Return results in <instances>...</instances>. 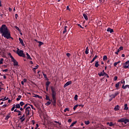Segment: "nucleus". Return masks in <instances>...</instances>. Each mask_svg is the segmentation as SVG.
I'll return each instance as SVG.
<instances>
[{
  "label": "nucleus",
  "mask_w": 129,
  "mask_h": 129,
  "mask_svg": "<svg viewBox=\"0 0 129 129\" xmlns=\"http://www.w3.org/2000/svg\"><path fill=\"white\" fill-rule=\"evenodd\" d=\"M25 119H26V118H23L22 119H20L21 120V122H23V121H25Z\"/></svg>",
  "instance_id": "obj_53"
},
{
  "label": "nucleus",
  "mask_w": 129,
  "mask_h": 129,
  "mask_svg": "<svg viewBox=\"0 0 129 129\" xmlns=\"http://www.w3.org/2000/svg\"><path fill=\"white\" fill-rule=\"evenodd\" d=\"M105 77H107V78H109V76H108V75H107V74L105 73Z\"/></svg>",
  "instance_id": "obj_47"
},
{
  "label": "nucleus",
  "mask_w": 129,
  "mask_h": 129,
  "mask_svg": "<svg viewBox=\"0 0 129 129\" xmlns=\"http://www.w3.org/2000/svg\"><path fill=\"white\" fill-rule=\"evenodd\" d=\"M79 106H81V107H83L84 106V105L80 104L79 105Z\"/></svg>",
  "instance_id": "obj_64"
},
{
  "label": "nucleus",
  "mask_w": 129,
  "mask_h": 129,
  "mask_svg": "<svg viewBox=\"0 0 129 129\" xmlns=\"http://www.w3.org/2000/svg\"><path fill=\"white\" fill-rule=\"evenodd\" d=\"M117 62H115L114 63L113 65L114 66V67H116V66L117 65Z\"/></svg>",
  "instance_id": "obj_52"
},
{
  "label": "nucleus",
  "mask_w": 129,
  "mask_h": 129,
  "mask_svg": "<svg viewBox=\"0 0 129 129\" xmlns=\"http://www.w3.org/2000/svg\"><path fill=\"white\" fill-rule=\"evenodd\" d=\"M42 73H43V75L44 76V78H47V75L45 74H44V73H43V72H42Z\"/></svg>",
  "instance_id": "obj_50"
},
{
  "label": "nucleus",
  "mask_w": 129,
  "mask_h": 129,
  "mask_svg": "<svg viewBox=\"0 0 129 129\" xmlns=\"http://www.w3.org/2000/svg\"><path fill=\"white\" fill-rule=\"evenodd\" d=\"M10 117H11V116L10 115V113H9L8 114H7V115L6 116V118H5V120H8V119H9L10 118Z\"/></svg>",
  "instance_id": "obj_23"
},
{
  "label": "nucleus",
  "mask_w": 129,
  "mask_h": 129,
  "mask_svg": "<svg viewBox=\"0 0 129 129\" xmlns=\"http://www.w3.org/2000/svg\"><path fill=\"white\" fill-rule=\"evenodd\" d=\"M119 49L120 51L121 50H123V47L120 46L119 49Z\"/></svg>",
  "instance_id": "obj_46"
},
{
  "label": "nucleus",
  "mask_w": 129,
  "mask_h": 129,
  "mask_svg": "<svg viewBox=\"0 0 129 129\" xmlns=\"http://www.w3.org/2000/svg\"><path fill=\"white\" fill-rule=\"evenodd\" d=\"M9 99V98H7V97H5L4 98H2L0 100H2V101H5L6 100H8Z\"/></svg>",
  "instance_id": "obj_28"
},
{
  "label": "nucleus",
  "mask_w": 129,
  "mask_h": 129,
  "mask_svg": "<svg viewBox=\"0 0 129 129\" xmlns=\"http://www.w3.org/2000/svg\"><path fill=\"white\" fill-rule=\"evenodd\" d=\"M113 80H114V81H116V80H117V76H115L114 77Z\"/></svg>",
  "instance_id": "obj_45"
},
{
  "label": "nucleus",
  "mask_w": 129,
  "mask_h": 129,
  "mask_svg": "<svg viewBox=\"0 0 129 129\" xmlns=\"http://www.w3.org/2000/svg\"><path fill=\"white\" fill-rule=\"evenodd\" d=\"M4 58H1L0 60V65H2V64L4 63Z\"/></svg>",
  "instance_id": "obj_37"
},
{
  "label": "nucleus",
  "mask_w": 129,
  "mask_h": 129,
  "mask_svg": "<svg viewBox=\"0 0 129 129\" xmlns=\"http://www.w3.org/2000/svg\"><path fill=\"white\" fill-rule=\"evenodd\" d=\"M77 26L81 28V29H84V27H82L80 24H77Z\"/></svg>",
  "instance_id": "obj_48"
},
{
  "label": "nucleus",
  "mask_w": 129,
  "mask_h": 129,
  "mask_svg": "<svg viewBox=\"0 0 129 129\" xmlns=\"http://www.w3.org/2000/svg\"><path fill=\"white\" fill-rule=\"evenodd\" d=\"M31 107L28 106L25 108V113L26 116H29L30 115V110H31Z\"/></svg>",
  "instance_id": "obj_6"
},
{
  "label": "nucleus",
  "mask_w": 129,
  "mask_h": 129,
  "mask_svg": "<svg viewBox=\"0 0 129 129\" xmlns=\"http://www.w3.org/2000/svg\"><path fill=\"white\" fill-rule=\"evenodd\" d=\"M128 109V107H127V104H124V110H127Z\"/></svg>",
  "instance_id": "obj_22"
},
{
  "label": "nucleus",
  "mask_w": 129,
  "mask_h": 129,
  "mask_svg": "<svg viewBox=\"0 0 129 129\" xmlns=\"http://www.w3.org/2000/svg\"><path fill=\"white\" fill-rule=\"evenodd\" d=\"M72 84V82L71 81L67 82L63 86V88H65L66 87H67V86H69L70 84Z\"/></svg>",
  "instance_id": "obj_8"
},
{
  "label": "nucleus",
  "mask_w": 129,
  "mask_h": 129,
  "mask_svg": "<svg viewBox=\"0 0 129 129\" xmlns=\"http://www.w3.org/2000/svg\"><path fill=\"white\" fill-rule=\"evenodd\" d=\"M72 121V119H69L68 120V122H71Z\"/></svg>",
  "instance_id": "obj_63"
},
{
  "label": "nucleus",
  "mask_w": 129,
  "mask_h": 129,
  "mask_svg": "<svg viewBox=\"0 0 129 129\" xmlns=\"http://www.w3.org/2000/svg\"><path fill=\"white\" fill-rule=\"evenodd\" d=\"M24 117H25V114H24L21 117H20V119H23Z\"/></svg>",
  "instance_id": "obj_56"
},
{
  "label": "nucleus",
  "mask_w": 129,
  "mask_h": 129,
  "mask_svg": "<svg viewBox=\"0 0 129 129\" xmlns=\"http://www.w3.org/2000/svg\"><path fill=\"white\" fill-rule=\"evenodd\" d=\"M30 106L31 107V108L32 109H34V110H36V109L34 108V106H33V105H30Z\"/></svg>",
  "instance_id": "obj_51"
},
{
  "label": "nucleus",
  "mask_w": 129,
  "mask_h": 129,
  "mask_svg": "<svg viewBox=\"0 0 129 129\" xmlns=\"http://www.w3.org/2000/svg\"><path fill=\"white\" fill-rule=\"evenodd\" d=\"M51 102H52V101H47L45 104H46V105H50V104H51Z\"/></svg>",
  "instance_id": "obj_32"
},
{
  "label": "nucleus",
  "mask_w": 129,
  "mask_h": 129,
  "mask_svg": "<svg viewBox=\"0 0 129 129\" xmlns=\"http://www.w3.org/2000/svg\"><path fill=\"white\" fill-rule=\"evenodd\" d=\"M26 56L27 57V59L31 57V56H30V54H29L28 52L26 53Z\"/></svg>",
  "instance_id": "obj_44"
},
{
  "label": "nucleus",
  "mask_w": 129,
  "mask_h": 129,
  "mask_svg": "<svg viewBox=\"0 0 129 129\" xmlns=\"http://www.w3.org/2000/svg\"><path fill=\"white\" fill-rule=\"evenodd\" d=\"M119 52H120V50H119V49H118L117 51L115 52V54H116V55H118V53H119Z\"/></svg>",
  "instance_id": "obj_42"
},
{
  "label": "nucleus",
  "mask_w": 129,
  "mask_h": 129,
  "mask_svg": "<svg viewBox=\"0 0 129 129\" xmlns=\"http://www.w3.org/2000/svg\"><path fill=\"white\" fill-rule=\"evenodd\" d=\"M21 98H22V96L19 95V96H18V97L17 98L16 100H17V101H19V100H21Z\"/></svg>",
  "instance_id": "obj_30"
},
{
  "label": "nucleus",
  "mask_w": 129,
  "mask_h": 129,
  "mask_svg": "<svg viewBox=\"0 0 129 129\" xmlns=\"http://www.w3.org/2000/svg\"><path fill=\"white\" fill-rule=\"evenodd\" d=\"M17 54L20 56V57H23L24 58H26V54L24 53V51L20 50V49L18 48L17 51Z\"/></svg>",
  "instance_id": "obj_3"
},
{
  "label": "nucleus",
  "mask_w": 129,
  "mask_h": 129,
  "mask_svg": "<svg viewBox=\"0 0 129 129\" xmlns=\"http://www.w3.org/2000/svg\"><path fill=\"white\" fill-rule=\"evenodd\" d=\"M105 74V73H103V72H101L98 73V75L100 77L104 76Z\"/></svg>",
  "instance_id": "obj_15"
},
{
  "label": "nucleus",
  "mask_w": 129,
  "mask_h": 129,
  "mask_svg": "<svg viewBox=\"0 0 129 129\" xmlns=\"http://www.w3.org/2000/svg\"><path fill=\"white\" fill-rule=\"evenodd\" d=\"M23 81V82H24V83L27 82V79H24Z\"/></svg>",
  "instance_id": "obj_60"
},
{
  "label": "nucleus",
  "mask_w": 129,
  "mask_h": 129,
  "mask_svg": "<svg viewBox=\"0 0 129 129\" xmlns=\"http://www.w3.org/2000/svg\"><path fill=\"white\" fill-rule=\"evenodd\" d=\"M88 53H89V50L88 49V47H87L85 51V54H88Z\"/></svg>",
  "instance_id": "obj_36"
},
{
  "label": "nucleus",
  "mask_w": 129,
  "mask_h": 129,
  "mask_svg": "<svg viewBox=\"0 0 129 129\" xmlns=\"http://www.w3.org/2000/svg\"><path fill=\"white\" fill-rule=\"evenodd\" d=\"M77 122V121H76L73 122L71 124L70 127H72V126H74V124H76Z\"/></svg>",
  "instance_id": "obj_27"
},
{
  "label": "nucleus",
  "mask_w": 129,
  "mask_h": 129,
  "mask_svg": "<svg viewBox=\"0 0 129 129\" xmlns=\"http://www.w3.org/2000/svg\"><path fill=\"white\" fill-rule=\"evenodd\" d=\"M50 88L52 92L51 96L53 100V104H55V103H56V101L57 100V97H56L57 96V92L56 91L55 87L51 86L50 87Z\"/></svg>",
  "instance_id": "obj_2"
},
{
  "label": "nucleus",
  "mask_w": 129,
  "mask_h": 129,
  "mask_svg": "<svg viewBox=\"0 0 129 129\" xmlns=\"http://www.w3.org/2000/svg\"><path fill=\"white\" fill-rule=\"evenodd\" d=\"M118 94H119V93L118 92H116L114 94H112L111 95H109V97H110V98L109 99V102L111 101V100H112L113 98H115V97H116V96H117Z\"/></svg>",
  "instance_id": "obj_5"
},
{
  "label": "nucleus",
  "mask_w": 129,
  "mask_h": 129,
  "mask_svg": "<svg viewBox=\"0 0 129 129\" xmlns=\"http://www.w3.org/2000/svg\"><path fill=\"white\" fill-rule=\"evenodd\" d=\"M51 84V82L47 81L45 83V85L46 87H49V86Z\"/></svg>",
  "instance_id": "obj_26"
},
{
  "label": "nucleus",
  "mask_w": 129,
  "mask_h": 129,
  "mask_svg": "<svg viewBox=\"0 0 129 129\" xmlns=\"http://www.w3.org/2000/svg\"><path fill=\"white\" fill-rule=\"evenodd\" d=\"M74 98H75V100H77V99H78V95H75Z\"/></svg>",
  "instance_id": "obj_40"
},
{
  "label": "nucleus",
  "mask_w": 129,
  "mask_h": 129,
  "mask_svg": "<svg viewBox=\"0 0 129 129\" xmlns=\"http://www.w3.org/2000/svg\"><path fill=\"white\" fill-rule=\"evenodd\" d=\"M45 100H48V101H51L52 104L53 106H56V103L57 102V100L55 101V103L54 104V100L53 99V98L52 97V99H50V97L48 95H45Z\"/></svg>",
  "instance_id": "obj_4"
},
{
  "label": "nucleus",
  "mask_w": 129,
  "mask_h": 129,
  "mask_svg": "<svg viewBox=\"0 0 129 129\" xmlns=\"http://www.w3.org/2000/svg\"><path fill=\"white\" fill-rule=\"evenodd\" d=\"M28 104H26L25 105H24V108H27V106H28Z\"/></svg>",
  "instance_id": "obj_58"
},
{
  "label": "nucleus",
  "mask_w": 129,
  "mask_h": 129,
  "mask_svg": "<svg viewBox=\"0 0 129 129\" xmlns=\"http://www.w3.org/2000/svg\"><path fill=\"white\" fill-rule=\"evenodd\" d=\"M12 62H13L14 63V66H18V65H19L18 61H17V60L16 59H14V60Z\"/></svg>",
  "instance_id": "obj_11"
},
{
  "label": "nucleus",
  "mask_w": 129,
  "mask_h": 129,
  "mask_svg": "<svg viewBox=\"0 0 129 129\" xmlns=\"http://www.w3.org/2000/svg\"><path fill=\"white\" fill-rule=\"evenodd\" d=\"M122 65H123L124 69H127L129 67V60H127L124 63H123Z\"/></svg>",
  "instance_id": "obj_7"
},
{
  "label": "nucleus",
  "mask_w": 129,
  "mask_h": 129,
  "mask_svg": "<svg viewBox=\"0 0 129 129\" xmlns=\"http://www.w3.org/2000/svg\"><path fill=\"white\" fill-rule=\"evenodd\" d=\"M123 82V80H122L120 82H119L118 83H119L120 85H121Z\"/></svg>",
  "instance_id": "obj_49"
},
{
  "label": "nucleus",
  "mask_w": 129,
  "mask_h": 129,
  "mask_svg": "<svg viewBox=\"0 0 129 129\" xmlns=\"http://www.w3.org/2000/svg\"><path fill=\"white\" fill-rule=\"evenodd\" d=\"M118 122H124V118H121L118 120Z\"/></svg>",
  "instance_id": "obj_18"
},
{
  "label": "nucleus",
  "mask_w": 129,
  "mask_h": 129,
  "mask_svg": "<svg viewBox=\"0 0 129 129\" xmlns=\"http://www.w3.org/2000/svg\"><path fill=\"white\" fill-rule=\"evenodd\" d=\"M119 106H118V105H116L115 106L114 110H115V111H117V110H119Z\"/></svg>",
  "instance_id": "obj_13"
},
{
  "label": "nucleus",
  "mask_w": 129,
  "mask_h": 129,
  "mask_svg": "<svg viewBox=\"0 0 129 129\" xmlns=\"http://www.w3.org/2000/svg\"><path fill=\"white\" fill-rule=\"evenodd\" d=\"M18 17H19V16L17 14H15V19L16 20H18Z\"/></svg>",
  "instance_id": "obj_54"
},
{
  "label": "nucleus",
  "mask_w": 129,
  "mask_h": 129,
  "mask_svg": "<svg viewBox=\"0 0 129 129\" xmlns=\"http://www.w3.org/2000/svg\"><path fill=\"white\" fill-rule=\"evenodd\" d=\"M38 69V67L36 68H34L33 69V71L34 72V73H36V70Z\"/></svg>",
  "instance_id": "obj_43"
},
{
  "label": "nucleus",
  "mask_w": 129,
  "mask_h": 129,
  "mask_svg": "<svg viewBox=\"0 0 129 129\" xmlns=\"http://www.w3.org/2000/svg\"><path fill=\"white\" fill-rule=\"evenodd\" d=\"M67 28H68L67 26L64 27V30L62 32V34H65V33L67 32Z\"/></svg>",
  "instance_id": "obj_17"
},
{
  "label": "nucleus",
  "mask_w": 129,
  "mask_h": 129,
  "mask_svg": "<svg viewBox=\"0 0 129 129\" xmlns=\"http://www.w3.org/2000/svg\"><path fill=\"white\" fill-rule=\"evenodd\" d=\"M0 34H2V37H4L6 39H13L11 37V32L9 30L7 25L3 24L2 25L1 28H0Z\"/></svg>",
  "instance_id": "obj_1"
},
{
  "label": "nucleus",
  "mask_w": 129,
  "mask_h": 129,
  "mask_svg": "<svg viewBox=\"0 0 129 129\" xmlns=\"http://www.w3.org/2000/svg\"><path fill=\"white\" fill-rule=\"evenodd\" d=\"M67 57H70V56H71L70 53H67Z\"/></svg>",
  "instance_id": "obj_57"
},
{
  "label": "nucleus",
  "mask_w": 129,
  "mask_h": 129,
  "mask_svg": "<svg viewBox=\"0 0 129 129\" xmlns=\"http://www.w3.org/2000/svg\"><path fill=\"white\" fill-rule=\"evenodd\" d=\"M107 32H109V33H110V34H111L112 33H113V29H112L110 28H108L107 29Z\"/></svg>",
  "instance_id": "obj_12"
},
{
  "label": "nucleus",
  "mask_w": 129,
  "mask_h": 129,
  "mask_svg": "<svg viewBox=\"0 0 129 129\" xmlns=\"http://www.w3.org/2000/svg\"><path fill=\"white\" fill-rule=\"evenodd\" d=\"M38 43H39L38 47H41L42 45H44V43L42 42V41H38Z\"/></svg>",
  "instance_id": "obj_24"
},
{
  "label": "nucleus",
  "mask_w": 129,
  "mask_h": 129,
  "mask_svg": "<svg viewBox=\"0 0 129 129\" xmlns=\"http://www.w3.org/2000/svg\"><path fill=\"white\" fill-rule=\"evenodd\" d=\"M85 123L87 125H88V124H89V123H90V122L89 121H85Z\"/></svg>",
  "instance_id": "obj_38"
},
{
  "label": "nucleus",
  "mask_w": 129,
  "mask_h": 129,
  "mask_svg": "<svg viewBox=\"0 0 129 129\" xmlns=\"http://www.w3.org/2000/svg\"><path fill=\"white\" fill-rule=\"evenodd\" d=\"M103 61H106L107 60V56L106 55H104L103 58Z\"/></svg>",
  "instance_id": "obj_31"
},
{
  "label": "nucleus",
  "mask_w": 129,
  "mask_h": 129,
  "mask_svg": "<svg viewBox=\"0 0 129 129\" xmlns=\"http://www.w3.org/2000/svg\"><path fill=\"white\" fill-rule=\"evenodd\" d=\"M15 108H16V105L14 104L13 107L11 109V111H14V110H15Z\"/></svg>",
  "instance_id": "obj_34"
},
{
  "label": "nucleus",
  "mask_w": 129,
  "mask_h": 129,
  "mask_svg": "<svg viewBox=\"0 0 129 129\" xmlns=\"http://www.w3.org/2000/svg\"><path fill=\"white\" fill-rule=\"evenodd\" d=\"M67 10H68V11H70V8H69V6L67 7Z\"/></svg>",
  "instance_id": "obj_61"
},
{
  "label": "nucleus",
  "mask_w": 129,
  "mask_h": 129,
  "mask_svg": "<svg viewBox=\"0 0 129 129\" xmlns=\"http://www.w3.org/2000/svg\"><path fill=\"white\" fill-rule=\"evenodd\" d=\"M98 66H100L99 63H98V61H95V67H96V68H98Z\"/></svg>",
  "instance_id": "obj_19"
},
{
  "label": "nucleus",
  "mask_w": 129,
  "mask_h": 129,
  "mask_svg": "<svg viewBox=\"0 0 129 129\" xmlns=\"http://www.w3.org/2000/svg\"><path fill=\"white\" fill-rule=\"evenodd\" d=\"M8 55L9 56V57H10V58L12 59V62H13L14 61V60H16L15 59V58H14V57L13 56V55H12V54L11 53H8Z\"/></svg>",
  "instance_id": "obj_9"
},
{
  "label": "nucleus",
  "mask_w": 129,
  "mask_h": 129,
  "mask_svg": "<svg viewBox=\"0 0 129 129\" xmlns=\"http://www.w3.org/2000/svg\"><path fill=\"white\" fill-rule=\"evenodd\" d=\"M69 108H66L64 109V110H63V111H64V112H66V111H69Z\"/></svg>",
  "instance_id": "obj_39"
},
{
  "label": "nucleus",
  "mask_w": 129,
  "mask_h": 129,
  "mask_svg": "<svg viewBox=\"0 0 129 129\" xmlns=\"http://www.w3.org/2000/svg\"><path fill=\"white\" fill-rule=\"evenodd\" d=\"M9 71L8 69H5L4 70H3V72H8Z\"/></svg>",
  "instance_id": "obj_55"
},
{
  "label": "nucleus",
  "mask_w": 129,
  "mask_h": 129,
  "mask_svg": "<svg viewBox=\"0 0 129 129\" xmlns=\"http://www.w3.org/2000/svg\"><path fill=\"white\" fill-rule=\"evenodd\" d=\"M83 16L86 21H87L88 20V17H87V15L85 13L83 14Z\"/></svg>",
  "instance_id": "obj_14"
},
{
  "label": "nucleus",
  "mask_w": 129,
  "mask_h": 129,
  "mask_svg": "<svg viewBox=\"0 0 129 129\" xmlns=\"http://www.w3.org/2000/svg\"><path fill=\"white\" fill-rule=\"evenodd\" d=\"M119 86H120V84H119V82H118L117 84H115V88L117 89H118V87H119Z\"/></svg>",
  "instance_id": "obj_20"
},
{
  "label": "nucleus",
  "mask_w": 129,
  "mask_h": 129,
  "mask_svg": "<svg viewBox=\"0 0 129 129\" xmlns=\"http://www.w3.org/2000/svg\"><path fill=\"white\" fill-rule=\"evenodd\" d=\"M15 29H16L19 32H21V29H20L18 26H15Z\"/></svg>",
  "instance_id": "obj_41"
},
{
  "label": "nucleus",
  "mask_w": 129,
  "mask_h": 129,
  "mask_svg": "<svg viewBox=\"0 0 129 129\" xmlns=\"http://www.w3.org/2000/svg\"><path fill=\"white\" fill-rule=\"evenodd\" d=\"M107 124L108 125H109V126H113V125H114L113 123H112V122H107Z\"/></svg>",
  "instance_id": "obj_21"
},
{
  "label": "nucleus",
  "mask_w": 129,
  "mask_h": 129,
  "mask_svg": "<svg viewBox=\"0 0 129 129\" xmlns=\"http://www.w3.org/2000/svg\"><path fill=\"white\" fill-rule=\"evenodd\" d=\"M16 108H21V105L20 104H17L16 105Z\"/></svg>",
  "instance_id": "obj_29"
},
{
  "label": "nucleus",
  "mask_w": 129,
  "mask_h": 129,
  "mask_svg": "<svg viewBox=\"0 0 129 129\" xmlns=\"http://www.w3.org/2000/svg\"><path fill=\"white\" fill-rule=\"evenodd\" d=\"M127 122H129V119L126 118L124 119V123H125V124H126Z\"/></svg>",
  "instance_id": "obj_25"
},
{
  "label": "nucleus",
  "mask_w": 129,
  "mask_h": 129,
  "mask_svg": "<svg viewBox=\"0 0 129 129\" xmlns=\"http://www.w3.org/2000/svg\"><path fill=\"white\" fill-rule=\"evenodd\" d=\"M78 106H79V105L78 104H76V105L74 106V107L73 108V109L74 110H76V108H77V107H78Z\"/></svg>",
  "instance_id": "obj_33"
},
{
  "label": "nucleus",
  "mask_w": 129,
  "mask_h": 129,
  "mask_svg": "<svg viewBox=\"0 0 129 129\" xmlns=\"http://www.w3.org/2000/svg\"><path fill=\"white\" fill-rule=\"evenodd\" d=\"M96 58H97V55H96L93 58V59L91 61V63H93V62H94V61L95 60V59H96Z\"/></svg>",
  "instance_id": "obj_16"
},
{
  "label": "nucleus",
  "mask_w": 129,
  "mask_h": 129,
  "mask_svg": "<svg viewBox=\"0 0 129 129\" xmlns=\"http://www.w3.org/2000/svg\"><path fill=\"white\" fill-rule=\"evenodd\" d=\"M19 40L20 41V42L22 46H25V44L24 43V41H23V39H22L21 37H19Z\"/></svg>",
  "instance_id": "obj_10"
},
{
  "label": "nucleus",
  "mask_w": 129,
  "mask_h": 129,
  "mask_svg": "<svg viewBox=\"0 0 129 129\" xmlns=\"http://www.w3.org/2000/svg\"><path fill=\"white\" fill-rule=\"evenodd\" d=\"M19 104L20 105V106H23V105H25V103H24L23 101H21Z\"/></svg>",
  "instance_id": "obj_35"
},
{
  "label": "nucleus",
  "mask_w": 129,
  "mask_h": 129,
  "mask_svg": "<svg viewBox=\"0 0 129 129\" xmlns=\"http://www.w3.org/2000/svg\"><path fill=\"white\" fill-rule=\"evenodd\" d=\"M55 123H59L60 125L61 124V123H59V122L57 121H54Z\"/></svg>",
  "instance_id": "obj_62"
},
{
  "label": "nucleus",
  "mask_w": 129,
  "mask_h": 129,
  "mask_svg": "<svg viewBox=\"0 0 129 129\" xmlns=\"http://www.w3.org/2000/svg\"><path fill=\"white\" fill-rule=\"evenodd\" d=\"M122 85H123L124 86V85H125V81H124V80H123V83H122Z\"/></svg>",
  "instance_id": "obj_59"
}]
</instances>
